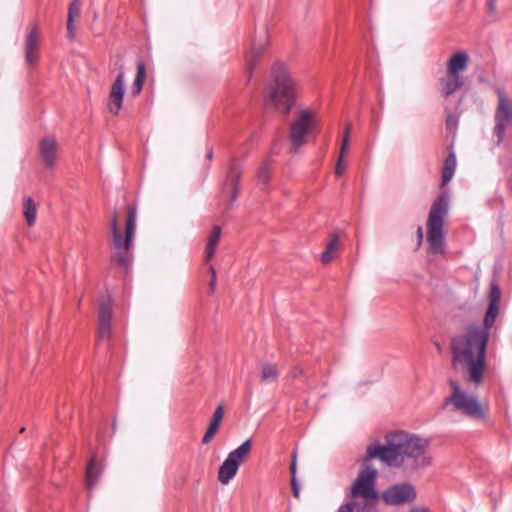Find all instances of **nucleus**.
<instances>
[{
  "label": "nucleus",
  "instance_id": "16",
  "mask_svg": "<svg viewBox=\"0 0 512 512\" xmlns=\"http://www.w3.org/2000/svg\"><path fill=\"white\" fill-rule=\"evenodd\" d=\"M125 92V74L123 68L121 67L116 79L114 80L110 93H109V102L108 108L109 111L117 115L122 108L123 97Z\"/></svg>",
  "mask_w": 512,
  "mask_h": 512
},
{
  "label": "nucleus",
  "instance_id": "8",
  "mask_svg": "<svg viewBox=\"0 0 512 512\" xmlns=\"http://www.w3.org/2000/svg\"><path fill=\"white\" fill-rule=\"evenodd\" d=\"M470 61V54L466 50H456L450 56V94H464L468 89L470 80L467 71Z\"/></svg>",
  "mask_w": 512,
  "mask_h": 512
},
{
  "label": "nucleus",
  "instance_id": "11",
  "mask_svg": "<svg viewBox=\"0 0 512 512\" xmlns=\"http://www.w3.org/2000/svg\"><path fill=\"white\" fill-rule=\"evenodd\" d=\"M494 120V133L497 136V144L500 145L504 140L506 129L512 126V101L503 92L499 93Z\"/></svg>",
  "mask_w": 512,
  "mask_h": 512
},
{
  "label": "nucleus",
  "instance_id": "43",
  "mask_svg": "<svg viewBox=\"0 0 512 512\" xmlns=\"http://www.w3.org/2000/svg\"><path fill=\"white\" fill-rule=\"evenodd\" d=\"M206 158H207L208 160H212V158H213V150H212V148H209V149L207 150Z\"/></svg>",
  "mask_w": 512,
  "mask_h": 512
},
{
  "label": "nucleus",
  "instance_id": "33",
  "mask_svg": "<svg viewBox=\"0 0 512 512\" xmlns=\"http://www.w3.org/2000/svg\"><path fill=\"white\" fill-rule=\"evenodd\" d=\"M209 270L211 272V280L209 283V289H210L211 293H214L215 287H216V270L212 265L209 267Z\"/></svg>",
  "mask_w": 512,
  "mask_h": 512
},
{
  "label": "nucleus",
  "instance_id": "30",
  "mask_svg": "<svg viewBox=\"0 0 512 512\" xmlns=\"http://www.w3.org/2000/svg\"><path fill=\"white\" fill-rule=\"evenodd\" d=\"M351 129H352V125L347 124L345 127V130H344V136H343V140H342V144H341V148H340L342 150V153H346V151L348 149V143H349Z\"/></svg>",
  "mask_w": 512,
  "mask_h": 512
},
{
  "label": "nucleus",
  "instance_id": "15",
  "mask_svg": "<svg viewBox=\"0 0 512 512\" xmlns=\"http://www.w3.org/2000/svg\"><path fill=\"white\" fill-rule=\"evenodd\" d=\"M242 173V166L237 161L233 160L222 186V193L230 195V205H233L238 198Z\"/></svg>",
  "mask_w": 512,
  "mask_h": 512
},
{
  "label": "nucleus",
  "instance_id": "38",
  "mask_svg": "<svg viewBox=\"0 0 512 512\" xmlns=\"http://www.w3.org/2000/svg\"><path fill=\"white\" fill-rule=\"evenodd\" d=\"M455 166H456V159H455V156H454V154L450 153V167H449V170H450V178L452 177V174H453V172H454Z\"/></svg>",
  "mask_w": 512,
  "mask_h": 512
},
{
  "label": "nucleus",
  "instance_id": "34",
  "mask_svg": "<svg viewBox=\"0 0 512 512\" xmlns=\"http://www.w3.org/2000/svg\"><path fill=\"white\" fill-rule=\"evenodd\" d=\"M297 453L294 451L291 455V464H290V472L291 477H296V471H297Z\"/></svg>",
  "mask_w": 512,
  "mask_h": 512
},
{
  "label": "nucleus",
  "instance_id": "3",
  "mask_svg": "<svg viewBox=\"0 0 512 512\" xmlns=\"http://www.w3.org/2000/svg\"><path fill=\"white\" fill-rule=\"evenodd\" d=\"M136 219V206L134 204L127 205L124 236L120 232L118 213L116 211L113 212L110 220V230L115 248V253L111 260L126 270L131 267L133 261L130 250L133 247V239L136 233Z\"/></svg>",
  "mask_w": 512,
  "mask_h": 512
},
{
  "label": "nucleus",
  "instance_id": "28",
  "mask_svg": "<svg viewBox=\"0 0 512 512\" xmlns=\"http://www.w3.org/2000/svg\"><path fill=\"white\" fill-rule=\"evenodd\" d=\"M272 176V160H265L257 174L258 181L263 185L267 186Z\"/></svg>",
  "mask_w": 512,
  "mask_h": 512
},
{
  "label": "nucleus",
  "instance_id": "17",
  "mask_svg": "<svg viewBox=\"0 0 512 512\" xmlns=\"http://www.w3.org/2000/svg\"><path fill=\"white\" fill-rule=\"evenodd\" d=\"M40 157L46 168L52 169L56 163L58 143L55 137L47 136L39 144Z\"/></svg>",
  "mask_w": 512,
  "mask_h": 512
},
{
  "label": "nucleus",
  "instance_id": "42",
  "mask_svg": "<svg viewBox=\"0 0 512 512\" xmlns=\"http://www.w3.org/2000/svg\"><path fill=\"white\" fill-rule=\"evenodd\" d=\"M444 115H445V126L448 128V107H444Z\"/></svg>",
  "mask_w": 512,
  "mask_h": 512
},
{
  "label": "nucleus",
  "instance_id": "23",
  "mask_svg": "<svg viewBox=\"0 0 512 512\" xmlns=\"http://www.w3.org/2000/svg\"><path fill=\"white\" fill-rule=\"evenodd\" d=\"M137 72L132 84L131 93L136 96L138 95L143 88L144 82L146 80V65L143 60H138L137 64Z\"/></svg>",
  "mask_w": 512,
  "mask_h": 512
},
{
  "label": "nucleus",
  "instance_id": "10",
  "mask_svg": "<svg viewBox=\"0 0 512 512\" xmlns=\"http://www.w3.org/2000/svg\"><path fill=\"white\" fill-rule=\"evenodd\" d=\"M41 30L39 23L33 21L26 28L24 42V59L26 65L32 69L40 59Z\"/></svg>",
  "mask_w": 512,
  "mask_h": 512
},
{
  "label": "nucleus",
  "instance_id": "45",
  "mask_svg": "<svg viewBox=\"0 0 512 512\" xmlns=\"http://www.w3.org/2000/svg\"><path fill=\"white\" fill-rule=\"evenodd\" d=\"M457 5H461L465 2V0H455Z\"/></svg>",
  "mask_w": 512,
  "mask_h": 512
},
{
  "label": "nucleus",
  "instance_id": "25",
  "mask_svg": "<svg viewBox=\"0 0 512 512\" xmlns=\"http://www.w3.org/2000/svg\"><path fill=\"white\" fill-rule=\"evenodd\" d=\"M279 378V370L274 363H263L261 366L260 379L263 383L277 382Z\"/></svg>",
  "mask_w": 512,
  "mask_h": 512
},
{
  "label": "nucleus",
  "instance_id": "1",
  "mask_svg": "<svg viewBox=\"0 0 512 512\" xmlns=\"http://www.w3.org/2000/svg\"><path fill=\"white\" fill-rule=\"evenodd\" d=\"M501 290L497 283L491 284L489 306L484 317V326H469L464 333L453 338L450 344L452 368L466 383L480 386L487 370L486 349L490 337L489 329L494 325L500 309Z\"/></svg>",
  "mask_w": 512,
  "mask_h": 512
},
{
  "label": "nucleus",
  "instance_id": "39",
  "mask_svg": "<svg viewBox=\"0 0 512 512\" xmlns=\"http://www.w3.org/2000/svg\"><path fill=\"white\" fill-rule=\"evenodd\" d=\"M433 342L439 353H444L445 343L441 344L437 339H435Z\"/></svg>",
  "mask_w": 512,
  "mask_h": 512
},
{
  "label": "nucleus",
  "instance_id": "32",
  "mask_svg": "<svg viewBox=\"0 0 512 512\" xmlns=\"http://www.w3.org/2000/svg\"><path fill=\"white\" fill-rule=\"evenodd\" d=\"M344 154L345 153H342V150L340 149L339 157L335 166V174L337 176H341L345 171V166L343 165Z\"/></svg>",
  "mask_w": 512,
  "mask_h": 512
},
{
  "label": "nucleus",
  "instance_id": "24",
  "mask_svg": "<svg viewBox=\"0 0 512 512\" xmlns=\"http://www.w3.org/2000/svg\"><path fill=\"white\" fill-rule=\"evenodd\" d=\"M339 245V235L337 233L331 234L330 240L326 245L324 252L321 255V262L329 264L335 257Z\"/></svg>",
  "mask_w": 512,
  "mask_h": 512
},
{
  "label": "nucleus",
  "instance_id": "12",
  "mask_svg": "<svg viewBox=\"0 0 512 512\" xmlns=\"http://www.w3.org/2000/svg\"><path fill=\"white\" fill-rule=\"evenodd\" d=\"M313 115L308 110H302L299 117L291 124L289 139L296 151L306 143V136L313 125Z\"/></svg>",
  "mask_w": 512,
  "mask_h": 512
},
{
  "label": "nucleus",
  "instance_id": "27",
  "mask_svg": "<svg viewBox=\"0 0 512 512\" xmlns=\"http://www.w3.org/2000/svg\"><path fill=\"white\" fill-rule=\"evenodd\" d=\"M37 208L36 204L31 197H27L24 200V217L28 226H33L36 221Z\"/></svg>",
  "mask_w": 512,
  "mask_h": 512
},
{
  "label": "nucleus",
  "instance_id": "2",
  "mask_svg": "<svg viewBox=\"0 0 512 512\" xmlns=\"http://www.w3.org/2000/svg\"><path fill=\"white\" fill-rule=\"evenodd\" d=\"M428 442L403 431L387 435L386 445L371 444L367 447L365 462L374 458L392 467L407 464L414 469L425 467L429 459L425 456Z\"/></svg>",
  "mask_w": 512,
  "mask_h": 512
},
{
  "label": "nucleus",
  "instance_id": "36",
  "mask_svg": "<svg viewBox=\"0 0 512 512\" xmlns=\"http://www.w3.org/2000/svg\"><path fill=\"white\" fill-rule=\"evenodd\" d=\"M291 488H292L293 495L296 498H298L299 494H300V487L296 480V477H291Z\"/></svg>",
  "mask_w": 512,
  "mask_h": 512
},
{
  "label": "nucleus",
  "instance_id": "21",
  "mask_svg": "<svg viewBox=\"0 0 512 512\" xmlns=\"http://www.w3.org/2000/svg\"><path fill=\"white\" fill-rule=\"evenodd\" d=\"M265 50V45L260 44L259 46L254 45L246 56V70L248 73V79L252 77V72L256 68L263 52Z\"/></svg>",
  "mask_w": 512,
  "mask_h": 512
},
{
  "label": "nucleus",
  "instance_id": "29",
  "mask_svg": "<svg viewBox=\"0 0 512 512\" xmlns=\"http://www.w3.org/2000/svg\"><path fill=\"white\" fill-rule=\"evenodd\" d=\"M445 69L438 71L439 91L443 98L448 97V59L443 62Z\"/></svg>",
  "mask_w": 512,
  "mask_h": 512
},
{
  "label": "nucleus",
  "instance_id": "5",
  "mask_svg": "<svg viewBox=\"0 0 512 512\" xmlns=\"http://www.w3.org/2000/svg\"><path fill=\"white\" fill-rule=\"evenodd\" d=\"M376 477L377 471L365 463L351 486L353 499L343 503L337 512H371L373 502L379 498V494L374 488Z\"/></svg>",
  "mask_w": 512,
  "mask_h": 512
},
{
  "label": "nucleus",
  "instance_id": "14",
  "mask_svg": "<svg viewBox=\"0 0 512 512\" xmlns=\"http://www.w3.org/2000/svg\"><path fill=\"white\" fill-rule=\"evenodd\" d=\"M416 497V490L409 483H401L390 486L382 494L384 502L391 506L412 503Z\"/></svg>",
  "mask_w": 512,
  "mask_h": 512
},
{
  "label": "nucleus",
  "instance_id": "22",
  "mask_svg": "<svg viewBox=\"0 0 512 512\" xmlns=\"http://www.w3.org/2000/svg\"><path fill=\"white\" fill-rule=\"evenodd\" d=\"M82 3L79 0H73L68 8L67 15V36L72 39L74 37V18L80 15Z\"/></svg>",
  "mask_w": 512,
  "mask_h": 512
},
{
  "label": "nucleus",
  "instance_id": "6",
  "mask_svg": "<svg viewBox=\"0 0 512 512\" xmlns=\"http://www.w3.org/2000/svg\"><path fill=\"white\" fill-rule=\"evenodd\" d=\"M448 210V194L445 190L431 206L427 220L429 253L441 254L444 248V216Z\"/></svg>",
  "mask_w": 512,
  "mask_h": 512
},
{
  "label": "nucleus",
  "instance_id": "37",
  "mask_svg": "<svg viewBox=\"0 0 512 512\" xmlns=\"http://www.w3.org/2000/svg\"><path fill=\"white\" fill-rule=\"evenodd\" d=\"M416 234H417V247H416V249H419L421 247V245H422V242H423V229H422L421 226H419L417 228Z\"/></svg>",
  "mask_w": 512,
  "mask_h": 512
},
{
  "label": "nucleus",
  "instance_id": "44",
  "mask_svg": "<svg viewBox=\"0 0 512 512\" xmlns=\"http://www.w3.org/2000/svg\"><path fill=\"white\" fill-rule=\"evenodd\" d=\"M448 405V397H445L443 400V406Z\"/></svg>",
  "mask_w": 512,
  "mask_h": 512
},
{
  "label": "nucleus",
  "instance_id": "7",
  "mask_svg": "<svg viewBox=\"0 0 512 512\" xmlns=\"http://www.w3.org/2000/svg\"><path fill=\"white\" fill-rule=\"evenodd\" d=\"M451 387L450 403L456 410L474 420L484 421L487 419V409L476 396L469 394L456 382L452 383Z\"/></svg>",
  "mask_w": 512,
  "mask_h": 512
},
{
  "label": "nucleus",
  "instance_id": "35",
  "mask_svg": "<svg viewBox=\"0 0 512 512\" xmlns=\"http://www.w3.org/2000/svg\"><path fill=\"white\" fill-rule=\"evenodd\" d=\"M486 5L488 12L491 15H495L497 13V0H487Z\"/></svg>",
  "mask_w": 512,
  "mask_h": 512
},
{
  "label": "nucleus",
  "instance_id": "26",
  "mask_svg": "<svg viewBox=\"0 0 512 512\" xmlns=\"http://www.w3.org/2000/svg\"><path fill=\"white\" fill-rule=\"evenodd\" d=\"M221 235V228L219 226H214L212 232L209 236V240L205 249V260L210 261L214 256L216 251L219 239Z\"/></svg>",
  "mask_w": 512,
  "mask_h": 512
},
{
  "label": "nucleus",
  "instance_id": "13",
  "mask_svg": "<svg viewBox=\"0 0 512 512\" xmlns=\"http://www.w3.org/2000/svg\"><path fill=\"white\" fill-rule=\"evenodd\" d=\"M114 301L110 294H103L99 298L98 308V338H109L112 327Z\"/></svg>",
  "mask_w": 512,
  "mask_h": 512
},
{
  "label": "nucleus",
  "instance_id": "40",
  "mask_svg": "<svg viewBox=\"0 0 512 512\" xmlns=\"http://www.w3.org/2000/svg\"><path fill=\"white\" fill-rule=\"evenodd\" d=\"M409 512H430L427 508L416 507L412 508Z\"/></svg>",
  "mask_w": 512,
  "mask_h": 512
},
{
  "label": "nucleus",
  "instance_id": "19",
  "mask_svg": "<svg viewBox=\"0 0 512 512\" xmlns=\"http://www.w3.org/2000/svg\"><path fill=\"white\" fill-rule=\"evenodd\" d=\"M223 415H224V406L218 405L213 413V416L209 423V426L206 429V431L202 437V443L204 445L209 444L212 441V439L215 437V435L219 429L220 423L223 419Z\"/></svg>",
  "mask_w": 512,
  "mask_h": 512
},
{
  "label": "nucleus",
  "instance_id": "9",
  "mask_svg": "<svg viewBox=\"0 0 512 512\" xmlns=\"http://www.w3.org/2000/svg\"><path fill=\"white\" fill-rule=\"evenodd\" d=\"M252 449V440L247 439L239 447L231 451L219 467L218 480L228 484L237 474L239 466L248 458Z\"/></svg>",
  "mask_w": 512,
  "mask_h": 512
},
{
  "label": "nucleus",
  "instance_id": "20",
  "mask_svg": "<svg viewBox=\"0 0 512 512\" xmlns=\"http://www.w3.org/2000/svg\"><path fill=\"white\" fill-rule=\"evenodd\" d=\"M102 473L101 467L96 463V456H92L86 468L85 482L87 489L91 491L97 484Z\"/></svg>",
  "mask_w": 512,
  "mask_h": 512
},
{
  "label": "nucleus",
  "instance_id": "18",
  "mask_svg": "<svg viewBox=\"0 0 512 512\" xmlns=\"http://www.w3.org/2000/svg\"><path fill=\"white\" fill-rule=\"evenodd\" d=\"M432 294L430 298L431 305L433 306V311L437 314V309L441 306H445L446 304V295L448 293V288L446 283L432 281L430 283Z\"/></svg>",
  "mask_w": 512,
  "mask_h": 512
},
{
  "label": "nucleus",
  "instance_id": "31",
  "mask_svg": "<svg viewBox=\"0 0 512 512\" xmlns=\"http://www.w3.org/2000/svg\"><path fill=\"white\" fill-rule=\"evenodd\" d=\"M447 183H448V154L443 157L442 188H444Z\"/></svg>",
  "mask_w": 512,
  "mask_h": 512
},
{
  "label": "nucleus",
  "instance_id": "4",
  "mask_svg": "<svg viewBox=\"0 0 512 512\" xmlns=\"http://www.w3.org/2000/svg\"><path fill=\"white\" fill-rule=\"evenodd\" d=\"M273 82L265 89L264 102L284 114H289L296 99V83L282 64L272 67Z\"/></svg>",
  "mask_w": 512,
  "mask_h": 512
},
{
  "label": "nucleus",
  "instance_id": "41",
  "mask_svg": "<svg viewBox=\"0 0 512 512\" xmlns=\"http://www.w3.org/2000/svg\"><path fill=\"white\" fill-rule=\"evenodd\" d=\"M302 373H303V371H302V369H301V368H299V367H296V368L293 370V376H294V377H298V376L302 375Z\"/></svg>",
  "mask_w": 512,
  "mask_h": 512
}]
</instances>
